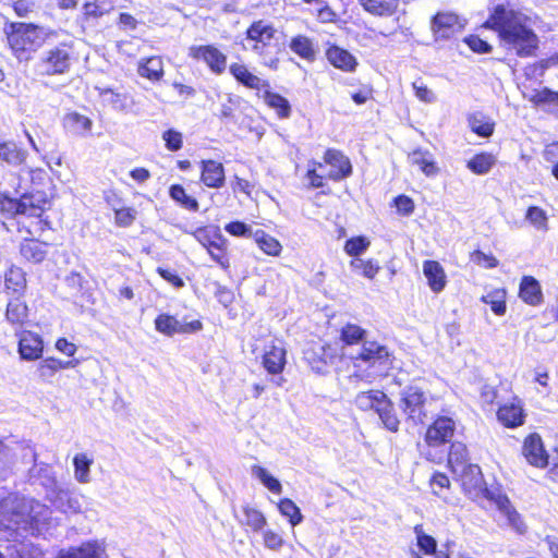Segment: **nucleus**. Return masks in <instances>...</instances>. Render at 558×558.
Listing matches in <instances>:
<instances>
[{
    "label": "nucleus",
    "mask_w": 558,
    "mask_h": 558,
    "mask_svg": "<svg viewBox=\"0 0 558 558\" xmlns=\"http://www.w3.org/2000/svg\"><path fill=\"white\" fill-rule=\"evenodd\" d=\"M462 482V486L470 495L477 496L483 492L485 497L493 501L498 510L507 518L508 524L518 533L523 534L526 531V525L521 519L519 512L512 507L509 498L501 494L499 490H492L483 488V475L481 469L476 464H469L462 471L456 473Z\"/></svg>",
    "instance_id": "obj_3"
},
{
    "label": "nucleus",
    "mask_w": 558,
    "mask_h": 558,
    "mask_svg": "<svg viewBox=\"0 0 558 558\" xmlns=\"http://www.w3.org/2000/svg\"><path fill=\"white\" fill-rule=\"evenodd\" d=\"M472 260L480 266L485 268H494L498 265V260L493 255L483 253L482 251H475L472 254Z\"/></svg>",
    "instance_id": "obj_61"
},
{
    "label": "nucleus",
    "mask_w": 558,
    "mask_h": 558,
    "mask_svg": "<svg viewBox=\"0 0 558 558\" xmlns=\"http://www.w3.org/2000/svg\"><path fill=\"white\" fill-rule=\"evenodd\" d=\"M264 544L271 550H278L283 545V538L277 532L267 530L264 532Z\"/></svg>",
    "instance_id": "obj_60"
},
{
    "label": "nucleus",
    "mask_w": 558,
    "mask_h": 558,
    "mask_svg": "<svg viewBox=\"0 0 558 558\" xmlns=\"http://www.w3.org/2000/svg\"><path fill=\"white\" fill-rule=\"evenodd\" d=\"M226 231L234 236L250 238L253 234L252 229L241 221H233L225 227Z\"/></svg>",
    "instance_id": "obj_57"
},
{
    "label": "nucleus",
    "mask_w": 558,
    "mask_h": 558,
    "mask_svg": "<svg viewBox=\"0 0 558 558\" xmlns=\"http://www.w3.org/2000/svg\"><path fill=\"white\" fill-rule=\"evenodd\" d=\"M496 158L493 154L481 153L468 161V168L476 174L487 173L495 165Z\"/></svg>",
    "instance_id": "obj_43"
},
{
    "label": "nucleus",
    "mask_w": 558,
    "mask_h": 558,
    "mask_svg": "<svg viewBox=\"0 0 558 558\" xmlns=\"http://www.w3.org/2000/svg\"><path fill=\"white\" fill-rule=\"evenodd\" d=\"M50 517L51 510L33 499L13 494L0 499V525L4 529L40 533Z\"/></svg>",
    "instance_id": "obj_2"
},
{
    "label": "nucleus",
    "mask_w": 558,
    "mask_h": 558,
    "mask_svg": "<svg viewBox=\"0 0 558 558\" xmlns=\"http://www.w3.org/2000/svg\"><path fill=\"white\" fill-rule=\"evenodd\" d=\"M193 236L207 250L210 257L222 268L229 267V259L226 256L227 240L220 233L219 228H198Z\"/></svg>",
    "instance_id": "obj_8"
},
{
    "label": "nucleus",
    "mask_w": 558,
    "mask_h": 558,
    "mask_svg": "<svg viewBox=\"0 0 558 558\" xmlns=\"http://www.w3.org/2000/svg\"><path fill=\"white\" fill-rule=\"evenodd\" d=\"M277 31L272 27L271 24L265 22L263 20L254 22L246 31V37L244 41V48L247 50H252L259 56L268 57L272 53L276 45L274 44L275 36ZM277 60H265L264 63L274 66Z\"/></svg>",
    "instance_id": "obj_6"
},
{
    "label": "nucleus",
    "mask_w": 558,
    "mask_h": 558,
    "mask_svg": "<svg viewBox=\"0 0 558 558\" xmlns=\"http://www.w3.org/2000/svg\"><path fill=\"white\" fill-rule=\"evenodd\" d=\"M76 364L77 361L63 362L58 359L48 357L39 363L37 373L40 379L49 381L59 369L74 367Z\"/></svg>",
    "instance_id": "obj_30"
},
{
    "label": "nucleus",
    "mask_w": 558,
    "mask_h": 558,
    "mask_svg": "<svg viewBox=\"0 0 558 558\" xmlns=\"http://www.w3.org/2000/svg\"><path fill=\"white\" fill-rule=\"evenodd\" d=\"M456 423L448 416H439L427 428L425 441L428 446L437 447L451 440Z\"/></svg>",
    "instance_id": "obj_13"
},
{
    "label": "nucleus",
    "mask_w": 558,
    "mask_h": 558,
    "mask_svg": "<svg viewBox=\"0 0 558 558\" xmlns=\"http://www.w3.org/2000/svg\"><path fill=\"white\" fill-rule=\"evenodd\" d=\"M326 58L330 64L344 72H353L357 66L356 58L339 46H330L326 50Z\"/></svg>",
    "instance_id": "obj_20"
},
{
    "label": "nucleus",
    "mask_w": 558,
    "mask_h": 558,
    "mask_svg": "<svg viewBox=\"0 0 558 558\" xmlns=\"http://www.w3.org/2000/svg\"><path fill=\"white\" fill-rule=\"evenodd\" d=\"M290 49L301 58L313 61L316 56V50L313 41L306 37L299 35L290 43Z\"/></svg>",
    "instance_id": "obj_38"
},
{
    "label": "nucleus",
    "mask_w": 558,
    "mask_h": 558,
    "mask_svg": "<svg viewBox=\"0 0 558 558\" xmlns=\"http://www.w3.org/2000/svg\"><path fill=\"white\" fill-rule=\"evenodd\" d=\"M395 204H396L397 210L402 215H410L414 210L413 201L405 195H400V196L396 197Z\"/></svg>",
    "instance_id": "obj_62"
},
{
    "label": "nucleus",
    "mask_w": 558,
    "mask_h": 558,
    "mask_svg": "<svg viewBox=\"0 0 558 558\" xmlns=\"http://www.w3.org/2000/svg\"><path fill=\"white\" fill-rule=\"evenodd\" d=\"M190 56L194 59H202L216 74H221L227 68V57L210 45L191 47Z\"/></svg>",
    "instance_id": "obj_14"
},
{
    "label": "nucleus",
    "mask_w": 558,
    "mask_h": 558,
    "mask_svg": "<svg viewBox=\"0 0 558 558\" xmlns=\"http://www.w3.org/2000/svg\"><path fill=\"white\" fill-rule=\"evenodd\" d=\"M324 161L331 167L327 177L332 181H341L352 174L351 161L340 150L327 149L324 155Z\"/></svg>",
    "instance_id": "obj_15"
},
{
    "label": "nucleus",
    "mask_w": 558,
    "mask_h": 558,
    "mask_svg": "<svg viewBox=\"0 0 558 558\" xmlns=\"http://www.w3.org/2000/svg\"><path fill=\"white\" fill-rule=\"evenodd\" d=\"M426 403V393L417 386H407L400 392L399 407L408 418L414 423H423L427 417L425 411Z\"/></svg>",
    "instance_id": "obj_9"
},
{
    "label": "nucleus",
    "mask_w": 558,
    "mask_h": 558,
    "mask_svg": "<svg viewBox=\"0 0 558 558\" xmlns=\"http://www.w3.org/2000/svg\"><path fill=\"white\" fill-rule=\"evenodd\" d=\"M114 8L112 0H94L84 4V13L87 17H100Z\"/></svg>",
    "instance_id": "obj_48"
},
{
    "label": "nucleus",
    "mask_w": 558,
    "mask_h": 558,
    "mask_svg": "<svg viewBox=\"0 0 558 558\" xmlns=\"http://www.w3.org/2000/svg\"><path fill=\"white\" fill-rule=\"evenodd\" d=\"M265 102L275 109L280 118H288L291 112L289 101L279 94L266 92L264 95Z\"/></svg>",
    "instance_id": "obj_46"
},
{
    "label": "nucleus",
    "mask_w": 558,
    "mask_h": 558,
    "mask_svg": "<svg viewBox=\"0 0 558 558\" xmlns=\"http://www.w3.org/2000/svg\"><path fill=\"white\" fill-rule=\"evenodd\" d=\"M21 255L33 263H40L45 259L47 251L46 244L38 241H24L20 247Z\"/></svg>",
    "instance_id": "obj_36"
},
{
    "label": "nucleus",
    "mask_w": 558,
    "mask_h": 558,
    "mask_svg": "<svg viewBox=\"0 0 558 558\" xmlns=\"http://www.w3.org/2000/svg\"><path fill=\"white\" fill-rule=\"evenodd\" d=\"M0 158L11 165H21L26 159V151L14 143H4L0 145Z\"/></svg>",
    "instance_id": "obj_45"
},
{
    "label": "nucleus",
    "mask_w": 558,
    "mask_h": 558,
    "mask_svg": "<svg viewBox=\"0 0 558 558\" xmlns=\"http://www.w3.org/2000/svg\"><path fill=\"white\" fill-rule=\"evenodd\" d=\"M105 548L97 542L85 543L80 547L62 549L57 558H104Z\"/></svg>",
    "instance_id": "obj_22"
},
{
    "label": "nucleus",
    "mask_w": 558,
    "mask_h": 558,
    "mask_svg": "<svg viewBox=\"0 0 558 558\" xmlns=\"http://www.w3.org/2000/svg\"><path fill=\"white\" fill-rule=\"evenodd\" d=\"M413 88L415 90V96L427 104H432L436 100L435 94L424 85H417V83H413Z\"/></svg>",
    "instance_id": "obj_63"
},
{
    "label": "nucleus",
    "mask_w": 558,
    "mask_h": 558,
    "mask_svg": "<svg viewBox=\"0 0 558 558\" xmlns=\"http://www.w3.org/2000/svg\"><path fill=\"white\" fill-rule=\"evenodd\" d=\"M169 194L173 201L179 203L182 207L192 211L198 210V202L185 193L183 186L174 184L170 187Z\"/></svg>",
    "instance_id": "obj_49"
},
{
    "label": "nucleus",
    "mask_w": 558,
    "mask_h": 558,
    "mask_svg": "<svg viewBox=\"0 0 558 558\" xmlns=\"http://www.w3.org/2000/svg\"><path fill=\"white\" fill-rule=\"evenodd\" d=\"M137 73L153 83L160 82L165 75L162 59L160 57L142 58L137 64Z\"/></svg>",
    "instance_id": "obj_21"
},
{
    "label": "nucleus",
    "mask_w": 558,
    "mask_h": 558,
    "mask_svg": "<svg viewBox=\"0 0 558 558\" xmlns=\"http://www.w3.org/2000/svg\"><path fill=\"white\" fill-rule=\"evenodd\" d=\"M427 153L422 150H415L410 155V160L413 165L420 167V169L428 177L435 175L438 172V168L435 162L429 159Z\"/></svg>",
    "instance_id": "obj_50"
},
{
    "label": "nucleus",
    "mask_w": 558,
    "mask_h": 558,
    "mask_svg": "<svg viewBox=\"0 0 558 558\" xmlns=\"http://www.w3.org/2000/svg\"><path fill=\"white\" fill-rule=\"evenodd\" d=\"M254 238L259 248L268 255L278 256L281 252V244L262 230L254 233Z\"/></svg>",
    "instance_id": "obj_44"
},
{
    "label": "nucleus",
    "mask_w": 558,
    "mask_h": 558,
    "mask_svg": "<svg viewBox=\"0 0 558 558\" xmlns=\"http://www.w3.org/2000/svg\"><path fill=\"white\" fill-rule=\"evenodd\" d=\"M523 454L527 462L536 468H545L549 463V457L544 449L541 436L537 434H532L525 438Z\"/></svg>",
    "instance_id": "obj_16"
},
{
    "label": "nucleus",
    "mask_w": 558,
    "mask_h": 558,
    "mask_svg": "<svg viewBox=\"0 0 558 558\" xmlns=\"http://www.w3.org/2000/svg\"><path fill=\"white\" fill-rule=\"evenodd\" d=\"M136 218V210L132 208H121L116 210V222L120 227H129Z\"/></svg>",
    "instance_id": "obj_59"
},
{
    "label": "nucleus",
    "mask_w": 558,
    "mask_h": 558,
    "mask_svg": "<svg viewBox=\"0 0 558 558\" xmlns=\"http://www.w3.org/2000/svg\"><path fill=\"white\" fill-rule=\"evenodd\" d=\"M26 274L25 271L12 265L4 274V284L8 290L21 295L26 289Z\"/></svg>",
    "instance_id": "obj_32"
},
{
    "label": "nucleus",
    "mask_w": 558,
    "mask_h": 558,
    "mask_svg": "<svg viewBox=\"0 0 558 558\" xmlns=\"http://www.w3.org/2000/svg\"><path fill=\"white\" fill-rule=\"evenodd\" d=\"M506 298L507 292L505 289H495L483 295L481 301L485 304H488L496 315L502 316L507 310Z\"/></svg>",
    "instance_id": "obj_39"
},
{
    "label": "nucleus",
    "mask_w": 558,
    "mask_h": 558,
    "mask_svg": "<svg viewBox=\"0 0 558 558\" xmlns=\"http://www.w3.org/2000/svg\"><path fill=\"white\" fill-rule=\"evenodd\" d=\"M314 167L307 170L306 178L312 187H322L324 185V177L317 173L316 166L323 168L322 163L313 162Z\"/></svg>",
    "instance_id": "obj_64"
},
{
    "label": "nucleus",
    "mask_w": 558,
    "mask_h": 558,
    "mask_svg": "<svg viewBox=\"0 0 558 558\" xmlns=\"http://www.w3.org/2000/svg\"><path fill=\"white\" fill-rule=\"evenodd\" d=\"M483 26L495 31L501 46L520 58L532 57L538 47L533 19L522 11L496 5Z\"/></svg>",
    "instance_id": "obj_1"
},
{
    "label": "nucleus",
    "mask_w": 558,
    "mask_h": 558,
    "mask_svg": "<svg viewBox=\"0 0 558 558\" xmlns=\"http://www.w3.org/2000/svg\"><path fill=\"white\" fill-rule=\"evenodd\" d=\"M466 121L472 132L481 137H489L494 133V121L483 112L477 111L470 113L466 118Z\"/></svg>",
    "instance_id": "obj_27"
},
{
    "label": "nucleus",
    "mask_w": 558,
    "mask_h": 558,
    "mask_svg": "<svg viewBox=\"0 0 558 558\" xmlns=\"http://www.w3.org/2000/svg\"><path fill=\"white\" fill-rule=\"evenodd\" d=\"M43 350V340L38 335L31 331L22 332L19 341V352L23 360H37L41 356Z\"/></svg>",
    "instance_id": "obj_18"
},
{
    "label": "nucleus",
    "mask_w": 558,
    "mask_h": 558,
    "mask_svg": "<svg viewBox=\"0 0 558 558\" xmlns=\"http://www.w3.org/2000/svg\"><path fill=\"white\" fill-rule=\"evenodd\" d=\"M83 499L82 495L61 492L57 497L56 505L64 513L76 514L82 512Z\"/></svg>",
    "instance_id": "obj_33"
},
{
    "label": "nucleus",
    "mask_w": 558,
    "mask_h": 558,
    "mask_svg": "<svg viewBox=\"0 0 558 558\" xmlns=\"http://www.w3.org/2000/svg\"><path fill=\"white\" fill-rule=\"evenodd\" d=\"M99 96L104 104L110 106L113 110L125 111L129 108V96L124 93H118L110 88L99 89Z\"/></svg>",
    "instance_id": "obj_35"
},
{
    "label": "nucleus",
    "mask_w": 558,
    "mask_h": 558,
    "mask_svg": "<svg viewBox=\"0 0 558 558\" xmlns=\"http://www.w3.org/2000/svg\"><path fill=\"white\" fill-rule=\"evenodd\" d=\"M367 12L374 15H390L397 7L398 0H359Z\"/></svg>",
    "instance_id": "obj_40"
},
{
    "label": "nucleus",
    "mask_w": 558,
    "mask_h": 558,
    "mask_svg": "<svg viewBox=\"0 0 558 558\" xmlns=\"http://www.w3.org/2000/svg\"><path fill=\"white\" fill-rule=\"evenodd\" d=\"M252 474L258 478L270 492L275 494H280L282 492V485L280 482L270 475L266 469L259 465H254L252 468Z\"/></svg>",
    "instance_id": "obj_51"
},
{
    "label": "nucleus",
    "mask_w": 558,
    "mask_h": 558,
    "mask_svg": "<svg viewBox=\"0 0 558 558\" xmlns=\"http://www.w3.org/2000/svg\"><path fill=\"white\" fill-rule=\"evenodd\" d=\"M369 244L365 236L351 238L345 242L344 251L350 256H359L368 248Z\"/></svg>",
    "instance_id": "obj_54"
},
{
    "label": "nucleus",
    "mask_w": 558,
    "mask_h": 558,
    "mask_svg": "<svg viewBox=\"0 0 558 558\" xmlns=\"http://www.w3.org/2000/svg\"><path fill=\"white\" fill-rule=\"evenodd\" d=\"M381 420L384 426L390 432H397L399 428L400 421L396 414L393 403L390 399L385 396L380 402V405L375 411Z\"/></svg>",
    "instance_id": "obj_31"
},
{
    "label": "nucleus",
    "mask_w": 558,
    "mask_h": 558,
    "mask_svg": "<svg viewBox=\"0 0 558 558\" xmlns=\"http://www.w3.org/2000/svg\"><path fill=\"white\" fill-rule=\"evenodd\" d=\"M202 182L213 189H219L225 184V168L216 160H202Z\"/></svg>",
    "instance_id": "obj_19"
},
{
    "label": "nucleus",
    "mask_w": 558,
    "mask_h": 558,
    "mask_svg": "<svg viewBox=\"0 0 558 558\" xmlns=\"http://www.w3.org/2000/svg\"><path fill=\"white\" fill-rule=\"evenodd\" d=\"M11 28L8 34V43L20 60L28 59V53L44 43L45 32L36 25L14 23Z\"/></svg>",
    "instance_id": "obj_5"
},
{
    "label": "nucleus",
    "mask_w": 558,
    "mask_h": 558,
    "mask_svg": "<svg viewBox=\"0 0 558 558\" xmlns=\"http://www.w3.org/2000/svg\"><path fill=\"white\" fill-rule=\"evenodd\" d=\"M203 327L199 320L182 323L174 316L160 314L155 319V328L158 332L171 337L175 333H190L201 330Z\"/></svg>",
    "instance_id": "obj_12"
},
{
    "label": "nucleus",
    "mask_w": 558,
    "mask_h": 558,
    "mask_svg": "<svg viewBox=\"0 0 558 558\" xmlns=\"http://www.w3.org/2000/svg\"><path fill=\"white\" fill-rule=\"evenodd\" d=\"M466 25V20L454 12L441 11L433 16L430 31L436 41L448 40L460 34Z\"/></svg>",
    "instance_id": "obj_10"
},
{
    "label": "nucleus",
    "mask_w": 558,
    "mask_h": 558,
    "mask_svg": "<svg viewBox=\"0 0 558 558\" xmlns=\"http://www.w3.org/2000/svg\"><path fill=\"white\" fill-rule=\"evenodd\" d=\"M385 396L386 393L380 390L363 391L356 395L354 402L363 411H376Z\"/></svg>",
    "instance_id": "obj_37"
},
{
    "label": "nucleus",
    "mask_w": 558,
    "mask_h": 558,
    "mask_svg": "<svg viewBox=\"0 0 558 558\" xmlns=\"http://www.w3.org/2000/svg\"><path fill=\"white\" fill-rule=\"evenodd\" d=\"M244 520L243 523L250 526L253 531H260L266 525V518L257 509L251 507L243 508Z\"/></svg>",
    "instance_id": "obj_53"
},
{
    "label": "nucleus",
    "mask_w": 558,
    "mask_h": 558,
    "mask_svg": "<svg viewBox=\"0 0 558 558\" xmlns=\"http://www.w3.org/2000/svg\"><path fill=\"white\" fill-rule=\"evenodd\" d=\"M229 70L238 82H240L248 88L259 90L265 87H268V83L266 81L250 72L246 65L244 64L232 63Z\"/></svg>",
    "instance_id": "obj_23"
},
{
    "label": "nucleus",
    "mask_w": 558,
    "mask_h": 558,
    "mask_svg": "<svg viewBox=\"0 0 558 558\" xmlns=\"http://www.w3.org/2000/svg\"><path fill=\"white\" fill-rule=\"evenodd\" d=\"M162 140L165 141L167 149L177 151L182 147V134L175 130H168L163 132Z\"/></svg>",
    "instance_id": "obj_55"
},
{
    "label": "nucleus",
    "mask_w": 558,
    "mask_h": 558,
    "mask_svg": "<svg viewBox=\"0 0 558 558\" xmlns=\"http://www.w3.org/2000/svg\"><path fill=\"white\" fill-rule=\"evenodd\" d=\"M8 210L15 215L40 217L49 207V201L43 192L23 194L19 199H10Z\"/></svg>",
    "instance_id": "obj_11"
},
{
    "label": "nucleus",
    "mask_w": 558,
    "mask_h": 558,
    "mask_svg": "<svg viewBox=\"0 0 558 558\" xmlns=\"http://www.w3.org/2000/svg\"><path fill=\"white\" fill-rule=\"evenodd\" d=\"M448 463L454 474L462 471V469L464 470L470 464L468 463V450L464 444L453 442L451 445Z\"/></svg>",
    "instance_id": "obj_34"
},
{
    "label": "nucleus",
    "mask_w": 558,
    "mask_h": 558,
    "mask_svg": "<svg viewBox=\"0 0 558 558\" xmlns=\"http://www.w3.org/2000/svg\"><path fill=\"white\" fill-rule=\"evenodd\" d=\"M366 331L357 325L347 324L341 329L340 339L348 345H352L362 341Z\"/></svg>",
    "instance_id": "obj_52"
},
{
    "label": "nucleus",
    "mask_w": 558,
    "mask_h": 558,
    "mask_svg": "<svg viewBox=\"0 0 558 558\" xmlns=\"http://www.w3.org/2000/svg\"><path fill=\"white\" fill-rule=\"evenodd\" d=\"M498 420L507 427H517L523 424L524 414L520 404L509 403L499 408Z\"/></svg>",
    "instance_id": "obj_28"
},
{
    "label": "nucleus",
    "mask_w": 558,
    "mask_h": 558,
    "mask_svg": "<svg viewBox=\"0 0 558 558\" xmlns=\"http://www.w3.org/2000/svg\"><path fill=\"white\" fill-rule=\"evenodd\" d=\"M286 354V349L281 343L272 342L267 345L263 355V365L265 369L272 375L280 374L287 363Z\"/></svg>",
    "instance_id": "obj_17"
},
{
    "label": "nucleus",
    "mask_w": 558,
    "mask_h": 558,
    "mask_svg": "<svg viewBox=\"0 0 558 558\" xmlns=\"http://www.w3.org/2000/svg\"><path fill=\"white\" fill-rule=\"evenodd\" d=\"M534 104H555L557 99V92H553L548 88H543L541 90H534L533 94L529 98Z\"/></svg>",
    "instance_id": "obj_56"
},
{
    "label": "nucleus",
    "mask_w": 558,
    "mask_h": 558,
    "mask_svg": "<svg viewBox=\"0 0 558 558\" xmlns=\"http://www.w3.org/2000/svg\"><path fill=\"white\" fill-rule=\"evenodd\" d=\"M7 320L13 326L22 327L28 319V306L20 298L11 300L7 305Z\"/></svg>",
    "instance_id": "obj_29"
},
{
    "label": "nucleus",
    "mask_w": 558,
    "mask_h": 558,
    "mask_svg": "<svg viewBox=\"0 0 558 558\" xmlns=\"http://www.w3.org/2000/svg\"><path fill=\"white\" fill-rule=\"evenodd\" d=\"M278 509L283 517L289 519L292 526L303 521L300 508L289 498L281 499L278 504Z\"/></svg>",
    "instance_id": "obj_47"
},
{
    "label": "nucleus",
    "mask_w": 558,
    "mask_h": 558,
    "mask_svg": "<svg viewBox=\"0 0 558 558\" xmlns=\"http://www.w3.org/2000/svg\"><path fill=\"white\" fill-rule=\"evenodd\" d=\"M519 296L529 305H539L543 293L538 281L534 277L524 276L520 283Z\"/></svg>",
    "instance_id": "obj_24"
},
{
    "label": "nucleus",
    "mask_w": 558,
    "mask_h": 558,
    "mask_svg": "<svg viewBox=\"0 0 558 558\" xmlns=\"http://www.w3.org/2000/svg\"><path fill=\"white\" fill-rule=\"evenodd\" d=\"M423 272L427 278L428 286L434 292H440L446 287V274L438 262L426 260L423 265Z\"/></svg>",
    "instance_id": "obj_26"
},
{
    "label": "nucleus",
    "mask_w": 558,
    "mask_h": 558,
    "mask_svg": "<svg viewBox=\"0 0 558 558\" xmlns=\"http://www.w3.org/2000/svg\"><path fill=\"white\" fill-rule=\"evenodd\" d=\"M352 361L355 368H362L365 365L367 368L374 369V372L366 374L354 373L350 376V379H364L371 383L374 373L387 371L391 367L392 356L386 345L377 341H363L361 350L352 356Z\"/></svg>",
    "instance_id": "obj_4"
},
{
    "label": "nucleus",
    "mask_w": 558,
    "mask_h": 558,
    "mask_svg": "<svg viewBox=\"0 0 558 558\" xmlns=\"http://www.w3.org/2000/svg\"><path fill=\"white\" fill-rule=\"evenodd\" d=\"M464 41L470 47L471 50L477 53H487L490 52L492 50V46L487 41L481 39L478 36L475 35L465 37Z\"/></svg>",
    "instance_id": "obj_58"
},
{
    "label": "nucleus",
    "mask_w": 558,
    "mask_h": 558,
    "mask_svg": "<svg viewBox=\"0 0 558 558\" xmlns=\"http://www.w3.org/2000/svg\"><path fill=\"white\" fill-rule=\"evenodd\" d=\"M63 126L74 135L86 136L93 128V121L78 112H69L63 118Z\"/></svg>",
    "instance_id": "obj_25"
},
{
    "label": "nucleus",
    "mask_w": 558,
    "mask_h": 558,
    "mask_svg": "<svg viewBox=\"0 0 558 558\" xmlns=\"http://www.w3.org/2000/svg\"><path fill=\"white\" fill-rule=\"evenodd\" d=\"M71 56V46L65 43L46 49L37 62V71L48 76L64 74L70 70Z\"/></svg>",
    "instance_id": "obj_7"
},
{
    "label": "nucleus",
    "mask_w": 558,
    "mask_h": 558,
    "mask_svg": "<svg viewBox=\"0 0 558 558\" xmlns=\"http://www.w3.org/2000/svg\"><path fill=\"white\" fill-rule=\"evenodd\" d=\"M525 220L537 231L547 232L548 227V215L546 210L538 206H531L525 213Z\"/></svg>",
    "instance_id": "obj_42"
},
{
    "label": "nucleus",
    "mask_w": 558,
    "mask_h": 558,
    "mask_svg": "<svg viewBox=\"0 0 558 558\" xmlns=\"http://www.w3.org/2000/svg\"><path fill=\"white\" fill-rule=\"evenodd\" d=\"M93 459L86 453H77L73 459L74 477L78 483L86 484L90 482V466Z\"/></svg>",
    "instance_id": "obj_41"
}]
</instances>
